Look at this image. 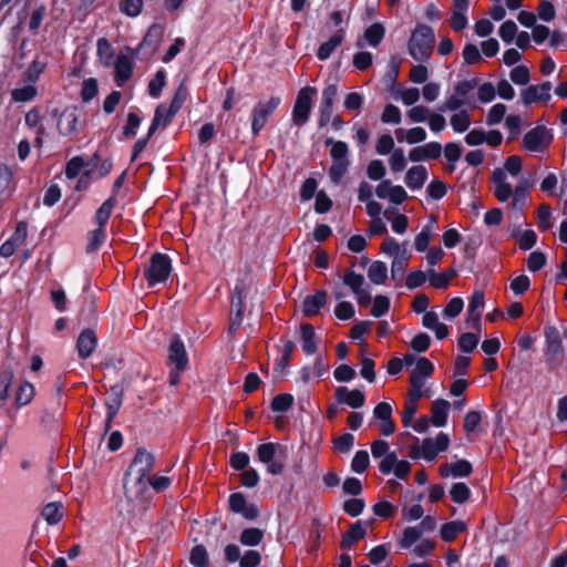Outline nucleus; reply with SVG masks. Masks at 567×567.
<instances>
[{
    "label": "nucleus",
    "mask_w": 567,
    "mask_h": 567,
    "mask_svg": "<svg viewBox=\"0 0 567 567\" xmlns=\"http://www.w3.org/2000/svg\"><path fill=\"white\" fill-rule=\"evenodd\" d=\"M546 255L540 250L530 252L526 259V266L529 271L536 272L546 265Z\"/></svg>",
    "instance_id": "obj_61"
},
{
    "label": "nucleus",
    "mask_w": 567,
    "mask_h": 567,
    "mask_svg": "<svg viewBox=\"0 0 567 567\" xmlns=\"http://www.w3.org/2000/svg\"><path fill=\"white\" fill-rule=\"evenodd\" d=\"M550 82H544L540 85H529L522 92V101L525 105H529L532 103L544 101L547 102L550 100Z\"/></svg>",
    "instance_id": "obj_18"
},
{
    "label": "nucleus",
    "mask_w": 567,
    "mask_h": 567,
    "mask_svg": "<svg viewBox=\"0 0 567 567\" xmlns=\"http://www.w3.org/2000/svg\"><path fill=\"white\" fill-rule=\"evenodd\" d=\"M523 168L522 158L518 155H512L506 158L504 166L495 168L492 173V183L495 197L501 203L509 199V206L513 210H522L529 198V189L535 185L534 176H523L515 187L508 179V175L517 177Z\"/></svg>",
    "instance_id": "obj_1"
},
{
    "label": "nucleus",
    "mask_w": 567,
    "mask_h": 567,
    "mask_svg": "<svg viewBox=\"0 0 567 567\" xmlns=\"http://www.w3.org/2000/svg\"><path fill=\"white\" fill-rule=\"evenodd\" d=\"M420 95L417 87H403L398 91V97L406 106H414L419 102Z\"/></svg>",
    "instance_id": "obj_59"
},
{
    "label": "nucleus",
    "mask_w": 567,
    "mask_h": 567,
    "mask_svg": "<svg viewBox=\"0 0 567 567\" xmlns=\"http://www.w3.org/2000/svg\"><path fill=\"white\" fill-rule=\"evenodd\" d=\"M45 66L47 62L44 60H41L39 56L34 58L24 73L27 82L35 84Z\"/></svg>",
    "instance_id": "obj_42"
},
{
    "label": "nucleus",
    "mask_w": 567,
    "mask_h": 567,
    "mask_svg": "<svg viewBox=\"0 0 567 567\" xmlns=\"http://www.w3.org/2000/svg\"><path fill=\"white\" fill-rule=\"evenodd\" d=\"M422 324L435 332L437 339L442 340L447 337L449 329L446 324L439 320V316L434 311H426L422 318Z\"/></svg>",
    "instance_id": "obj_26"
},
{
    "label": "nucleus",
    "mask_w": 567,
    "mask_h": 567,
    "mask_svg": "<svg viewBox=\"0 0 567 567\" xmlns=\"http://www.w3.org/2000/svg\"><path fill=\"white\" fill-rule=\"evenodd\" d=\"M388 162H389L390 169L393 173L403 172L406 167V158H405L404 150L401 147H396L395 150H393V152L390 153V157H389Z\"/></svg>",
    "instance_id": "obj_44"
},
{
    "label": "nucleus",
    "mask_w": 567,
    "mask_h": 567,
    "mask_svg": "<svg viewBox=\"0 0 567 567\" xmlns=\"http://www.w3.org/2000/svg\"><path fill=\"white\" fill-rule=\"evenodd\" d=\"M365 534L367 529L361 522L352 524L348 533L342 537L341 547L350 548L355 542L363 538Z\"/></svg>",
    "instance_id": "obj_37"
},
{
    "label": "nucleus",
    "mask_w": 567,
    "mask_h": 567,
    "mask_svg": "<svg viewBox=\"0 0 567 567\" xmlns=\"http://www.w3.org/2000/svg\"><path fill=\"white\" fill-rule=\"evenodd\" d=\"M79 115L75 107H66L58 118V130L62 135H71L78 130Z\"/></svg>",
    "instance_id": "obj_19"
},
{
    "label": "nucleus",
    "mask_w": 567,
    "mask_h": 567,
    "mask_svg": "<svg viewBox=\"0 0 567 567\" xmlns=\"http://www.w3.org/2000/svg\"><path fill=\"white\" fill-rule=\"evenodd\" d=\"M171 109L166 104H159L154 114V118L148 128V136H152L158 127H165L174 116L168 117Z\"/></svg>",
    "instance_id": "obj_31"
},
{
    "label": "nucleus",
    "mask_w": 567,
    "mask_h": 567,
    "mask_svg": "<svg viewBox=\"0 0 567 567\" xmlns=\"http://www.w3.org/2000/svg\"><path fill=\"white\" fill-rule=\"evenodd\" d=\"M384 28L380 23L370 25L364 32V39L371 47H377L384 37Z\"/></svg>",
    "instance_id": "obj_53"
},
{
    "label": "nucleus",
    "mask_w": 567,
    "mask_h": 567,
    "mask_svg": "<svg viewBox=\"0 0 567 567\" xmlns=\"http://www.w3.org/2000/svg\"><path fill=\"white\" fill-rule=\"evenodd\" d=\"M368 277L374 285H382L388 278V267L383 261H373L368 269Z\"/></svg>",
    "instance_id": "obj_39"
},
{
    "label": "nucleus",
    "mask_w": 567,
    "mask_h": 567,
    "mask_svg": "<svg viewBox=\"0 0 567 567\" xmlns=\"http://www.w3.org/2000/svg\"><path fill=\"white\" fill-rule=\"evenodd\" d=\"M349 161H332L329 169V176L332 183L339 184L349 168Z\"/></svg>",
    "instance_id": "obj_55"
},
{
    "label": "nucleus",
    "mask_w": 567,
    "mask_h": 567,
    "mask_svg": "<svg viewBox=\"0 0 567 567\" xmlns=\"http://www.w3.org/2000/svg\"><path fill=\"white\" fill-rule=\"evenodd\" d=\"M442 154V145L439 142H429L421 146H415L409 152L411 162H424L435 159Z\"/></svg>",
    "instance_id": "obj_15"
},
{
    "label": "nucleus",
    "mask_w": 567,
    "mask_h": 567,
    "mask_svg": "<svg viewBox=\"0 0 567 567\" xmlns=\"http://www.w3.org/2000/svg\"><path fill=\"white\" fill-rule=\"evenodd\" d=\"M450 124L455 133H464L471 126V116L467 110L455 111L450 117Z\"/></svg>",
    "instance_id": "obj_34"
},
{
    "label": "nucleus",
    "mask_w": 567,
    "mask_h": 567,
    "mask_svg": "<svg viewBox=\"0 0 567 567\" xmlns=\"http://www.w3.org/2000/svg\"><path fill=\"white\" fill-rule=\"evenodd\" d=\"M34 394L35 389L33 384L30 382H23L18 389L16 402L19 406H24L33 400Z\"/></svg>",
    "instance_id": "obj_47"
},
{
    "label": "nucleus",
    "mask_w": 567,
    "mask_h": 567,
    "mask_svg": "<svg viewBox=\"0 0 567 567\" xmlns=\"http://www.w3.org/2000/svg\"><path fill=\"white\" fill-rule=\"evenodd\" d=\"M437 454L439 451L435 449L433 439H424L421 446L419 449H413L411 452V456L413 458L423 457L430 462L434 461Z\"/></svg>",
    "instance_id": "obj_36"
},
{
    "label": "nucleus",
    "mask_w": 567,
    "mask_h": 567,
    "mask_svg": "<svg viewBox=\"0 0 567 567\" xmlns=\"http://www.w3.org/2000/svg\"><path fill=\"white\" fill-rule=\"evenodd\" d=\"M343 282L348 286L360 306H368L371 301V292L362 275L353 270H347L343 276Z\"/></svg>",
    "instance_id": "obj_9"
},
{
    "label": "nucleus",
    "mask_w": 567,
    "mask_h": 567,
    "mask_svg": "<svg viewBox=\"0 0 567 567\" xmlns=\"http://www.w3.org/2000/svg\"><path fill=\"white\" fill-rule=\"evenodd\" d=\"M327 297L324 290H317L313 295L307 296L302 302L303 313L308 317L317 315L327 303Z\"/></svg>",
    "instance_id": "obj_24"
},
{
    "label": "nucleus",
    "mask_w": 567,
    "mask_h": 567,
    "mask_svg": "<svg viewBox=\"0 0 567 567\" xmlns=\"http://www.w3.org/2000/svg\"><path fill=\"white\" fill-rule=\"evenodd\" d=\"M434 47V32L425 24H419L409 41V53L417 62L426 61Z\"/></svg>",
    "instance_id": "obj_3"
},
{
    "label": "nucleus",
    "mask_w": 567,
    "mask_h": 567,
    "mask_svg": "<svg viewBox=\"0 0 567 567\" xmlns=\"http://www.w3.org/2000/svg\"><path fill=\"white\" fill-rule=\"evenodd\" d=\"M285 449L275 443H264L257 447L258 461L267 465L268 473L279 475L284 471V463L276 460V455Z\"/></svg>",
    "instance_id": "obj_8"
},
{
    "label": "nucleus",
    "mask_w": 567,
    "mask_h": 567,
    "mask_svg": "<svg viewBox=\"0 0 567 567\" xmlns=\"http://www.w3.org/2000/svg\"><path fill=\"white\" fill-rule=\"evenodd\" d=\"M264 538V532L256 527L246 528L241 532L239 540L245 546H257Z\"/></svg>",
    "instance_id": "obj_43"
},
{
    "label": "nucleus",
    "mask_w": 567,
    "mask_h": 567,
    "mask_svg": "<svg viewBox=\"0 0 567 567\" xmlns=\"http://www.w3.org/2000/svg\"><path fill=\"white\" fill-rule=\"evenodd\" d=\"M28 237V225L25 221H19L13 234L0 246V256L3 258L11 257L16 250L22 246Z\"/></svg>",
    "instance_id": "obj_11"
},
{
    "label": "nucleus",
    "mask_w": 567,
    "mask_h": 567,
    "mask_svg": "<svg viewBox=\"0 0 567 567\" xmlns=\"http://www.w3.org/2000/svg\"><path fill=\"white\" fill-rule=\"evenodd\" d=\"M42 516L50 525L59 523L62 518L60 505L58 503H49L42 509Z\"/></svg>",
    "instance_id": "obj_63"
},
{
    "label": "nucleus",
    "mask_w": 567,
    "mask_h": 567,
    "mask_svg": "<svg viewBox=\"0 0 567 567\" xmlns=\"http://www.w3.org/2000/svg\"><path fill=\"white\" fill-rule=\"evenodd\" d=\"M544 337V362L549 371H557L563 368L565 363L563 339L567 337V331L559 330L554 326H548L545 329Z\"/></svg>",
    "instance_id": "obj_2"
},
{
    "label": "nucleus",
    "mask_w": 567,
    "mask_h": 567,
    "mask_svg": "<svg viewBox=\"0 0 567 567\" xmlns=\"http://www.w3.org/2000/svg\"><path fill=\"white\" fill-rule=\"evenodd\" d=\"M394 134L399 142H405L410 145L422 143L427 137V133L422 126H413L408 130L396 128Z\"/></svg>",
    "instance_id": "obj_22"
},
{
    "label": "nucleus",
    "mask_w": 567,
    "mask_h": 567,
    "mask_svg": "<svg viewBox=\"0 0 567 567\" xmlns=\"http://www.w3.org/2000/svg\"><path fill=\"white\" fill-rule=\"evenodd\" d=\"M189 561L194 567H207L208 566V553L203 545H196L189 556Z\"/></svg>",
    "instance_id": "obj_52"
},
{
    "label": "nucleus",
    "mask_w": 567,
    "mask_h": 567,
    "mask_svg": "<svg viewBox=\"0 0 567 567\" xmlns=\"http://www.w3.org/2000/svg\"><path fill=\"white\" fill-rule=\"evenodd\" d=\"M467 103V100L463 99L462 96L457 95L455 92L450 94L445 102L439 107V111L441 112H455L463 110L462 107Z\"/></svg>",
    "instance_id": "obj_50"
},
{
    "label": "nucleus",
    "mask_w": 567,
    "mask_h": 567,
    "mask_svg": "<svg viewBox=\"0 0 567 567\" xmlns=\"http://www.w3.org/2000/svg\"><path fill=\"white\" fill-rule=\"evenodd\" d=\"M148 477L127 471L123 487L125 496L130 502H136L141 499L145 492L148 489Z\"/></svg>",
    "instance_id": "obj_10"
},
{
    "label": "nucleus",
    "mask_w": 567,
    "mask_h": 567,
    "mask_svg": "<svg viewBox=\"0 0 567 567\" xmlns=\"http://www.w3.org/2000/svg\"><path fill=\"white\" fill-rule=\"evenodd\" d=\"M392 412V406L388 402H381L373 409V416L380 422V432L384 436H390L395 431Z\"/></svg>",
    "instance_id": "obj_13"
},
{
    "label": "nucleus",
    "mask_w": 567,
    "mask_h": 567,
    "mask_svg": "<svg viewBox=\"0 0 567 567\" xmlns=\"http://www.w3.org/2000/svg\"><path fill=\"white\" fill-rule=\"evenodd\" d=\"M450 495L453 502L463 504L471 496V489L465 483H455L450 489Z\"/></svg>",
    "instance_id": "obj_56"
},
{
    "label": "nucleus",
    "mask_w": 567,
    "mask_h": 567,
    "mask_svg": "<svg viewBox=\"0 0 567 567\" xmlns=\"http://www.w3.org/2000/svg\"><path fill=\"white\" fill-rule=\"evenodd\" d=\"M302 350L307 355H311L317 351L316 332L312 326L302 324L300 328Z\"/></svg>",
    "instance_id": "obj_32"
},
{
    "label": "nucleus",
    "mask_w": 567,
    "mask_h": 567,
    "mask_svg": "<svg viewBox=\"0 0 567 567\" xmlns=\"http://www.w3.org/2000/svg\"><path fill=\"white\" fill-rule=\"evenodd\" d=\"M168 359L172 364L175 365L177 371H183L188 364V357L184 346V342L178 336H174L171 339L168 348Z\"/></svg>",
    "instance_id": "obj_14"
},
{
    "label": "nucleus",
    "mask_w": 567,
    "mask_h": 567,
    "mask_svg": "<svg viewBox=\"0 0 567 567\" xmlns=\"http://www.w3.org/2000/svg\"><path fill=\"white\" fill-rule=\"evenodd\" d=\"M466 529V524L463 520H453L445 523L441 527V537L444 542H452L460 533Z\"/></svg>",
    "instance_id": "obj_40"
},
{
    "label": "nucleus",
    "mask_w": 567,
    "mask_h": 567,
    "mask_svg": "<svg viewBox=\"0 0 567 567\" xmlns=\"http://www.w3.org/2000/svg\"><path fill=\"white\" fill-rule=\"evenodd\" d=\"M172 271V262L167 255L156 252L151 257L150 265L145 270V279L148 286H155L167 280Z\"/></svg>",
    "instance_id": "obj_4"
},
{
    "label": "nucleus",
    "mask_w": 567,
    "mask_h": 567,
    "mask_svg": "<svg viewBox=\"0 0 567 567\" xmlns=\"http://www.w3.org/2000/svg\"><path fill=\"white\" fill-rule=\"evenodd\" d=\"M381 250L383 254L392 257V259L410 252L406 243L400 244L393 237H388L384 239V241L381 245Z\"/></svg>",
    "instance_id": "obj_33"
},
{
    "label": "nucleus",
    "mask_w": 567,
    "mask_h": 567,
    "mask_svg": "<svg viewBox=\"0 0 567 567\" xmlns=\"http://www.w3.org/2000/svg\"><path fill=\"white\" fill-rule=\"evenodd\" d=\"M472 473V465L465 460L441 466V475L449 477H466Z\"/></svg>",
    "instance_id": "obj_27"
},
{
    "label": "nucleus",
    "mask_w": 567,
    "mask_h": 567,
    "mask_svg": "<svg viewBox=\"0 0 567 567\" xmlns=\"http://www.w3.org/2000/svg\"><path fill=\"white\" fill-rule=\"evenodd\" d=\"M326 143L328 145H331L330 155L332 157V161H349V148L347 143L342 141H333L332 138H328Z\"/></svg>",
    "instance_id": "obj_46"
},
{
    "label": "nucleus",
    "mask_w": 567,
    "mask_h": 567,
    "mask_svg": "<svg viewBox=\"0 0 567 567\" xmlns=\"http://www.w3.org/2000/svg\"><path fill=\"white\" fill-rule=\"evenodd\" d=\"M317 93V90L311 86L301 89L297 95L295 106L292 110V121L295 125H303L310 115L312 97Z\"/></svg>",
    "instance_id": "obj_7"
},
{
    "label": "nucleus",
    "mask_w": 567,
    "mask_h": 567,
    "mask_svg": "<svg viewBox=\"0 0 567 567\" xmlns=\"http://www.w3.org/2000/svg\"><path fill=\"white\" fill-rule=\"evenodd\" d=\"M554 138L553 132L546 126L538 125L529 130L523 137V146L532 153H545Z\"/></svg>",
    "instance_id": "obj_5"
},
{
    "label": "nucleus",
    "mask_w": 567,
    "mask_h": 567,
    "mask_svg": "<svg viewBox=\"0 0 567 567\" xmlns=\"http://www.w3.org/2000/svg\"><path fill=\"white\" fill-rule=\"evenodd\" d=\"M441 111H432L429 118H427V125L432 133H441L446 127V120L442 114Z\"/></svg>",
    "instance_id": "obj_64"
},
{
    "label": "nucleus",
    "mask_w": 567,
    "mask_h": 567,
    "mask_svg": "<svg viewBox=\"0 0 567 567\" xmlns=\"http://www.w3.org/2000/svg\"><path fill=\"white\" fill-rule=\"evenodd\" d=\"M293 401V396L289 393L278 394L272 399L271 409L275 412L284 413L292 406Z\"/></svg>",
    "instance_id": "obj_57"
},
{
    "label": "nucleus",
    "mask_w": 567,
    "mask_h": 567,
    "mask_svg": "<svg viewBox=\"0 0 567 567\" xmlns=\"http://www.w3.org/2000/svg\"><path fill=\"white\" fill-rule=\"evenodd\" d=\"M435 218L431 217L430 224L425 225L422 228V230L416 235L414 246L417 251L422 252L429 248L433 234V225L435 224Z\"/></svg>",
    "instance_id": "obj_38"
},
{
    "label": "nucleus",
    "mask_w": 567,
    "mask_h": 567,
    "mask_svg": "<svg viewBox=\"0 0 567 567\" xmlns=\"http://www.w3.org/2000/svg\"><path fill=\"white\" fill-rule=\"evenodd\" d=\"M155 463L154 456L144 449L137 450L134 460L132 461L128 471L148 477Z\"/></svg>",
    "instance_id": "obj_17"
},
{
    "label": "nucleus",
    "mask_w": 567,
    "mask_h": 567,
    "mask_svg": "<svg viewBox=\"0 0 567 567\" xmlns=\"http://www.w3.org/2000/svg\"><path fill=\"white\" fill-rule=\"evenodd\" d=\"M423 535V529L417 526L406 527L403 532L402 538L400 540V546L402 548L411 547L421 536Z\"/></svg>",
    "instance_id": "obj_54"
},
{
    "label": "nucleus",
    "mask_w": 567,
    "mask_h": 567,
    "mask_svg": "<svg viewBox=\"0 0 567 567\" xmlns=\"http://www.w3.org/2000/svg\"><path fill=\"white\" fill-rule=\"evenodd\" d=\"M281 99L279 96H271L266 101L258 102L251 111V132L254 135L265 127L268 118L280 105Z\"/></svg>",
    "instance_id": "obj_6"
},
{
    "label": "nucleus",
    "mask_w": 567,
    "mask_h": 567,
    "mask_svg": "<svg viewBox=\"0 0 567 567\" xmlns=\"http://www.w3.org/2000/svg\"><path fill=\"white\" fill-rule=\"evenodd\" d=\"M375 195L380 199H389L392 204L400 205L408 198L406 190L401 185H393L390 179H383L375 187Z\"/></svg>",
    "instance_id": "obj_12"
},
{
    "label": "nucleus",
    "mask_w": 567,
    "mask_h": 567,
    "mask_svg": "<svg viewBox=\"0 0 567 567\" xmlns=\"http://www.w3.org/2000/svg\"><path fill=\"white\" fill-rule=\"evenodd\" d=\"M530 287V279L527 275L522 274L511 280L509 289L515 296H520Z\"/></svg>",
    "instance_id": "obj_60"
},
{
    "label": "nucleus",
    "mask_w": 567,
    "mask_h": 567,
    "mask_svg": "<svg viewBox=\"0 0 567 567\" xmlns=\"http://www.w3.org/2000/svg\"><path fill=\"white\" fill-rule=\"evenodd\" d=\"M166 80V73L164 70H158L154 78L148 83V94L152 97H158Z\"/></svg>",
    "instance_id": "obj_62"
},
{
    "label": "nucleus",
    "mask_w": 567,
    "mask_h": 567,
    "mask_svg": "<svg viewBox=\"0 0 567 567\" xmlns=\"http://www.w3.org/2000/svg\"><path fill=\"white\" fill-rule=\"evenodd\" d=\"M370 464L369 453L364 450L357 451L352 461H351V470L354 473L361 474L363 473Z\"/></svg>",
    "instance_id": "obj_58"
},
{
    "label": "nucleus",
    "mask_w": 567,
    "mask_h": 567,
    "mask_svg": "<svg viewBox=\"0 0 567 567\" xmlns=\"http://www.w3.org/2000/svg\"><path fill=\"white\" fill-rule=\"evenodd\" d=\"M343 39L344 30L339 29L328 41L319 47L317 51L318 59L321 61L329 59L332 52L342 43Z\"/></svg>",
    "instance_id": "obj_29"
},
{
    "label": "nucleus",
    "mask_w": 567,
    "mask_h": 567,
    "mask_svg": "<svg viewBox=\"0 0 567 567\" xmlns=\"http://www.w3.org/2000/svg\"><path fill=\"white\" fill-rule=\"evenodd\" d=\"M229 507L234 513L243 515L248 520L257 518L259 512L252 504H247L243 493H233L229 496Z\"/></svg>",
    "instance_id": "obj_16"
},
{
    "label": "nucleus",
    "mask_w": 567,
    "mask_h": 567,
    "mask_svg": "<svg viewBox=\"0 0 567 567\" xmlns=\"http://www.w3.org/2000/svg\"><path fill=\"white\" fill-rule=\"evenodd\" d=\"M427 179V169L423 165H415L408 169L404 182L412 189H421Z\"/></svg>",
    "instance_id": "obj_23"
},
{
    "label": "nucleus",
    "mask_w": 567,
    "mask_h": 567,
    "mask_svg": "<svg viewBox=\"0 0 567 567\" xmlns=\"http://www.w3.org/2000/svg\"><path fill=\"white\" fill-rule=\"evenodd\" d=\"M513 236L517 239L519 248L525 251L532 249L537 243V235L532 229L516 228L513 230Z\"/></svg>",
    "instance_id": "obj_35"
},
{
    "label": "nucleus",
    "mask_w": 567,
    "mask_h": 567,
    "mask_svg": "<svg viewBox=\"0 0 567 567\" xmlns=\"http://www.w3.org/2000/svg\"><path fill=\"white\" fill-rule=\"evenodd\" d=\"M450 410V402L443 399H437L433 402L431 409V420L436 427H442L446 424Z\"/></svg>",
    "instance_id": "obj_28"
},
{
    "label": "nucleus",
    "mask_w": 567,
    "mask_h": 567,
    "mask_svg": "<svg viewBox=\"0 0 567 567\" xmlns=\"http://www.w3.org/2000/svg\"><path fill=\"white\" fill-rule=\"evenodd\" d=\"M133 61L132 58L126 54H118L115 61V81L118 86H123L124 83L132 75Z\"/></svg>",
    "instance_id": "obj_25"
},
{
    "label": "nucleus",
    "mask_w": 567,
    "mask_h": 567,
    "mask_svg": "<svg viewBox=\"0 0 567 567\" xmlns=\"http://www.w3.org/2000/svg\"><path fill=\"white\" fill-rule=\"evenodd\" d=\"M243 310L244 302L243 297L239 291H236L231 297V318H230V327L229 332H235L243 322Z\"/></svg>",
    "instance_id": "obj_30"
},
{
    "label": "nucleus",
    "mask_w": 567,
    "mask_h": 567,
    "mask_svg": "<svg viewBox=\"0 0 567 567\" xmlns=\"http://www.w3.org/2000/svg\"><path fill=\"white\" fill-rule=\"evenodd\" d=\"M381 122L383 124L398 125L402 122V113L394 104H386L382 114Z\"/></svg>",
    "instance_id": "obj_45"
},
{
    "label": "nucleus",
    "mask_w": 567,
    "mask_h": 567,
    "mask_svg": "<svg viewBox=\"0 0 567 567\" xmlns=\"http://www.w3.org/2000/svg\"><path fill=\"white\" fill-rule=\"evenodd\" d=\"M38 94V90L34 84L28 83L21 87H16L11 91V97L14 102H30Z\"/></svg>",
    "instance_id": "obj_41"
},
{
    "label": "nucleus",
    "mask_w": 567,
    "mask_h": 567,
    "mask_svg": "<svg viewBox=\"0 0 567 567\" xmlns=\"http://www.w3.org/2000/svg\"><path fill=\"white\" fill-rule=\"evenodd\" d=\"M97 344L96 334L91 329L83 330L76 341V349L79 357L82 359L89 358L95 350Z\"/></svg>",
    "instance_id": "obj_21"
},
{
    "label": "nucleus",
    "mask_w": 567,
    "mask_h": 567,
    "mask_svg": "<svg viewBox=\"0 0 567 567\" xmlns=\"http://www.w3.org/2000/svg\"><path fill=\"white\" fill-rule=\"evenodd\" d=\"M114 206H115V198L110 197L97 209L96 215H95V220L100 227H105Z\"/></svg>",
    "instance_id": "obj_51"
},
{
    "label": "nucleus",
    "mask_w": 567,
    "mask_h": 567,
    "mask_svg": "<svg viewBox=\"0 0 567 567\" xmlns=\"http://www.w3.org/2000/svg\"><path fill=\"white\" fill-rule=\"evenodd\" d=\"M431 112L432 110L425 105H414L406 112V117L411 123H424L427 122Z\"/></svg>",
    "instance_id": "obj_49"
},
{
    "label": "nucleus",
    "mask_w": 567,
    "mask_h": 567,
    "mask_svg": "<svg viewBox=\"0 0 567 567\" xmlns=\"http://www.w3.org/2000/svg\"><path fill=\"white\" fill-rule=\"evenodd\" d=\"M97 55L103 65L110 66L113 60V51L110 42L105 38H101L96 42Z\"/></svg>",
    "instance_id": "obj_48"
},
{
    "label": "nucleus",
    "mask_w": 567,
    "mask_h": 567,
    "mask_svg": "<svg viewBox=\"0 0 567 567\" xmlns=\"http://www.w3.org/2000/svg\"><path fill=\"white\" fill-rule=\"evenodd\" d=\"M336 398L339 403L347 404L352 409H359L364 404L365 398L360 390H349L346 386H339L336 390Z\"/></svg>",
    "instance_id": "obj_20"
}]
</instances>
